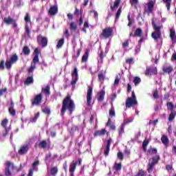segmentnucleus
Masks as SVG:
<instances>
[{"mask_svg":"<svg viewBox=\"0 0 176 176\" xmlns=\"http://www.w3.org/2000/svg\"><path fill=\"white\" fill-rule=\"evenodd\" d=\"M119 82H120V79L119 78V77L117 76L116 77L115 81H114V85L115 86H118V85H119Z\"/></svg>","mask_w":176,"mask_h":176,"instance_id":"e2e57ef3","label":"nucleus"},{"mask_svg":"<svg viewBox=\"0 0 176 176\" xmlns=\"http://www.w3.org/2000/svg\"><path fill=\"white\" fill-rule=\"evenodd\" d=\"M124 133V124H122L118 129V135L119 137H122L123 133Z\"/></svg>","mask_w":176,"mask_h":176,"instance_id":"4c0bfd02","label":"nucleus"},{"mask_svg":"<svg viewBox=\"0 0 176 176\" xmlns=\"http://www.w3.org/2000/svg\"><path fill=\"white\" fill-rule=\"evenodd\" d=\"M161 141H162V144H164V145H165V146H167V145H168V144H170V140H168V138L167 136H166L165 135H162V136L161 138Z\"/></svg>","mask_w":176,"mask_h":176,"instance_id":"393cba45","label":"nucleus"},{"mask_svg":"<svg viewBox=\"0 0 176 176\" xmlns=\"http://www.w3.org/2000/svg\"><path fill=\"white\" fill-rule=\"evenodd\" d=\"M155 9V1L153 0H149L148 3L144 4V14H149L153 13Z\"/></svg>","mask_w":176,"mask_h":176,"instance_id":"39448f33","label":"nucleus"},{"mask_svg":"<svg viewBox=\"0 0 176 176\" xmlns=\"http://www.w3.org/2000/svg\"><path fill=\"white\" fill-rule=\"evenodd\" d=\"M22 53L24 54V56H30L31 53V50H30V47L28 46L25 45L22 49Z\"/></svg>","mask_w":176,"mask_h":176,"instance_id":"a878e982","label":"nucleus"},{"mask_svg":"<svg viewBox=\"0 0 176 176\" xmlns=\"http://www.w3.org/2000/svg\"><path fill=\"white\" fill-rule=\"evenodd\" d=\"M153 25V28L154 30V32L151 34V36L154 41H159L160 38H162V28H163V25H156V23H155V21L153 19L152 20L151 23Z\"/></svg>","mask_w":176,"mask_h":176,"instance_id":"7ed1b4c3","label":"nucleus"},{"mask_svg":"<svg viewBox=\"0 0 176 176\" xmlns=\"http://www.w3.org/2000/svg\"><path fill=\"white\" fill-rule=\"evenodd\" d=\"M63 45H64V38H60L56 45L57 49H60V47H63Z\"/></svg>","mask_w":176,"mask_h":176,"instance_id":"c03bdc74","label":"nucleus"},{"mask_svg":"<svg viewBox=\"0 0 176 176\" xmlns=\"http://www.w3.org/2000/svg\"><path fill=\"white\" fill-rule=\"evenodd\" d=\"M34 169H30V170H29V173H28V176H32V175H34Z\"/></svg>","mask_w":176,"mask_h":176,"instance_id":"774afa93","label":"nucleus"},{"mask_svg":"<svg viewBox=\"0 0 176 176\" xmlns=\"http://www.w3.org/2000/svg\"><path fill=\"white\" fill-rule=\"evenodd\" d=\"M105 134H109L108 132H107V130L105 129L96 131L94 133V137H101V135H105Z\"/></svg>","mask_w":176,"mask_h":176,"instance_id":"6ab92c4d","label":"nucleus"},{"mask_svg":"<svg viewBox=\"0 0 176 176\" xmlns=\"http://www.w3.org/2000/svg\"><path fill=\"white\" fill-rule=\"evenodd\" d=\"M43 112L46 115H50V109H49V107H45L44 109H43Z\"/></svg>","mask_w":176,"mask_h":176,"instance_id":"6e6d98bb","label":"nucleus"},{"mask_svg":"<svg viewBox=\"0 0 176 176\" xmlns=\"http://www.w3.org/2000/svg\"><path fill=\"white\" fill-rule=\"evenodd\" d=\"M117 157L119 160H123V159H124V156L123 155V153L119 151L118 153H117Z\"/></svg>","mask_w":176,"mask_h":176,"instance_id":"603ef678","label":"nucleus"},{"mask_svg":"<svg viewBox=\"0 0 176 176\" xmlns=\"http://www.w3.org/2000/svg\"><path fill=\"white\" fill-rule=\"evenodd\" d=\"M166 105H167V109L171 111H175L174 110V104H173V102H168L166 103Z\"/></svg>","mask_w":176,"mask_h":176,"instance_id":"37998d69","label":"nucleus"},{"mask_svg":"<svg viewBox=\"0 0 176 176\" xmlns=\"http://www.w3.org/2000/svg\"><path fill=\"white\" fill-rule=\"evenodd\" d=\"M58 13V7L57 5L52 6L50 8L48 11L49 16H56Z\"/></svg>","mask_w":176,"mask_h":176,"instance_id":"dca6fc26","label":"nucleus"},{"mask_svg":"<svg viewBox=\"0 0 176 176\" xmlns=\"http://www.w3.org/2000/svg\"><path fill=\"white\" fill-rule=\"evenodd\" d=\"M91 100H93V87L88 86L87 92V105L90 107L91 105Z\"/></svg>","mask_w":176,"mask_h":176,"instance_id":"9d476101","label":"nucleus"},{"mask_svg":"<svg viewBox=\"0 0 176 176\" xmlns=\"http://www.w3.org/2000/svg\"><path fill=\"white\" fill-rule=\"evenodd\" d=\"M25 30L28 36H31V30H30V27L25 26Z\"/></svg>","mask_w":176,"mask_h":176,"instance_id":"13d9d810","label":"nucleus"},{"mask_svg":"<svg viewBox=\"0 0 176 176\" xmlns=\"http://www.w3.org/2000/svg\"><path fill=\"white\" fill-rule=\"evenodd\" d=\"M138 101L131 98H128L125 102L126 108H131V107H134V105H138Z\"/></svg>","mask_w":176,"mask_h":176,"instance_id":"4468645a","label":"nucleus"},{"mask_svg":"<svg viewBox=\"0 0 176 176\" xmlns=\"http://www.w3.org/2000/svg\"><path fill=\"white\" fill-rule=\"evenodd\" d=\"M76 106L75 105V102L71 98V96L67 95L63 100L62 108L60 109L61 116L65 115L67 111H69V115H72L75 111Z\"/></svg>","mask_w":176,"mask_h":176,"instance_id":"f03ea898","label":"nucleus"},{"mask_svg":"<svg viewBox=\"0 0 176 176\" xmlns=\"http://www.w3.org/2000/svg\"><path fill=\"white\" fill-rule=\"evenodd\" d=\"M0 69H1L2 71L5 69V60H1L0 61Z\"/></svg>","mask_w":176,"mask_h":176,"instance_id":"4d7b16f0","label":"nucleus"},{"mask_svg":"<svg viewBox=\"0 0 176 176\" xmlns=\"http://www.w3.org/2000/svg\"><path fill=\"white\" fill-rule=\"evenodd\" d=\"M32 169L35 170V167H36V166H39V161L36 160L34 162H33L32 164Z\"/></svg>","mask_w":176,"mask_h":176,"instance_id":"680f3d73","label":"nucleus"},{"mask_svg":"<svg viewBox=\"0 0 176 176\" xmlns=\"http://www.w3.org/2000/svg\"><path fill=\"white\" fill-rule=\"evenodd\" d=\"M99 57H100L101 61L102 62V60H104V51H102V50L100 51Z\"/></svg>","mask_w":176,"mask_h":176,"instance_id":"69168bd1","label":"nucleus"},{"mask_svg":"<svg viewBox=\"0 0 176 176\" xmlns=\"http://www.w3.org/2000/svg\"><path fill=\"white\" fill-rule=\"evenodd\" d=\"M98 79L99 82H104L105 80V76L103 74H99L98 75Z\"/></svg>","mask_w":176,"mask_h":176,"instance_id":"09e8293b","label":"nucleus"},{"mask_svg":"<svg viewBox=\"0 0 176 176\" xmlns=\"http://www.w3.org/2000/svg\"><path fill=\"white\" fill-rule=\"evenodd\" d=\"M175 116H176V111H170V113L168 117V121L173 122L174 119H175Z\"/></svg>","mask_w":176,"mask_h":176,"instance_id":"473e14b6","label":"nucleus"},{"mask_svg":"<svg viewBox=\"0 0 176 176\" xmlns=\"http://www.w3.org/2000/svg\"><path fill=\"white\" fill-rule=\"evenodd\" d=\"M69 27L72 31H75L76 30H78V25L75 22H72L69 25Z\"/></svg>","mask_w":176,"mask_h":176,"instance_id":"a18cd8bd","label":"nucleus"},{"mask_svg":"<svg viewBox=\"0 0 176 176\" xmlns=\"http://www.w3.org/2000/svg\"><path fill=\"white\" fill-rule=\"evenodd\" d=\"M39 115H40L39 112L36 113L33 118H31L30 119V122L32 123H35V122H36V120H38V118H39Z\"/></svg>","mask_w":176,"mask_h":176,"instance_id":"79ce46f5","label":"nucleus"},{"mask_svg":"<svg viewBox=\"0 0 176 176\" xmlns=\"http://www.w3.org/2000/svg\"><path fill=\"white\" fill-rule=\"evenodd\" d=\"M170 38L171 39L172 43H175L176 42V36H175V30L174 29L170 30Z\"/></svg>","mask_w":176,"mask_h":176,"instance_id":"412c9836","label":"nucleus"},{"mask_svg":"<svg viewBox=\"0 0 176 176\" xmlns=\"http://www.w3.org/2000/svg\"><path fill=\"white\" fill-rule=\"evenodd\" d=\"M8 123H9V120H8L7 118L3 120L1 123V127H3V129H10L7 126Z\"/></svg>","mask_w":176,"mask_h":176,"instance_id":"f704fd0d","label":"nucleus"},{"mask_svg":"<svg viewBox=\"0 0 176 176\" xmlns=\"http://www.w3.org/2000/svg\"><path fill=\"white\" fill-rule=\"evenodd\" d=\"M121 1L122 0H115L113 6H111L110 9L113 11L115 10V8H119Z\"/></svg>","mask_w":176,"mask_h":176,"instance_id":"c756f323","label":"nucleus"},{"mask_svg":"<svg viewBox=\"0 0 176 176\" xmlns=\"http://www.w3.org/2000/svg\"><path fill=\"white\" fill-rule=\"evenodd\" d=\"M4 129H5V131L0 135V138H6V135H8V134H9V131H10V128Z\"/></svg>","mask_w":176,"mask_h":176,"instance_id":"58836bf2","label":"nucleus"},{"mask_svg":"<svg viewBox=\"0 0 176 176\" xmlns=\"http://www.w3.org/2000/svg\"><path fill=\"white\" fill-rule=\"evenodd\" d=\"M82 52V50L80 49L77 50L76 54H74L72 56V59L74 60V61H77L78 60V58L79 57V56H80V52Z\"/></svg>","mask_w":176,"mask_h":176,"instance_id":"e433bc0d","label":"nucleus"},{"mask_svg":"<svg viewBox=\"0 0 176 176\" xmlns=\"http://www.w3.org/2000/svg\"><path fill=\"white\" fill-rule=\"evenodd\" d=\"M113 167L116 171H120V170H122V163H115Z\"/></svg>","mask_w":176,"mask_h":176,"instance_id":"a19ab883","label":"nucleus"},{"mask_svg":"<svg viewBox=\"0 0 176 176\" xmlns=\"http://www.w3.org/2000/svg\"><path fill=\"white\" fill-rule=\"evenodd\" d=\"M88 58H89V52L86 51L82 57L81 62L87 63Z\"/></svg>","mask_w":176,"mask_h":176,"instance_id":"72a5a7b5","label":"nucleus"},{"mask_svg":"<svg viewBox=\"0 0 176 176\" xmlns=\"http://www.w3.org/2000/svg\"><path fill=\"white\" fill-rule=\"evenodd\" d=\"M162 71L164 74H171L173 71H174V68H173V66H168V67H164L162 69Z\"/></svg>","mask_w":176,"mask_h":176,"instance_id":"5701e85b","label":"nucleus"},{"mask_svg":"<svg viewBox=\"0 0 176 176\" xmlns=\"http://www.w3.org/2000/svg\"><path fill=\"white\" fill-rule=\"evenodd\" d=\"M13 164L10 161H7L6 162V169H5V175L6 176H10L12 175V173L10 172V167H12Z\"/></svg>","mask_w":176,"mask_h":176,"instance_id":"a211bd4d","label":"nucleus"},{"mask_svg":"<svg viewBox=\"0 0 176 176\" xmlns=\"http://www.w3.org/2000/svg\"><path fill=\"white\" fill-rule=\"evenodd\" d=\"M133 38L139 37L142 38V29L141 28H137L135 30V34L133 35Z\"/></svg>","mask_w":176,"mask_h":176,"instance_id":"4be33fe9","label":"nucleus"},{"mask_svg":"<svg viewBox=\"0 0 176 176\" xmlns=\"http://www.w3.org/2000/svg\"><path fill=\"white\" fill-rule=\"evenodd\" d=\"M25 23H31V18L30 17V14H28V12L25 14Z\"/></svg>","mask_w":176,"mask_h":176,"instance_id":"5fc2aeb1","label":"nucleus"},{"mask_svg":"<svg viewBox=\"0 0 176 176\" xmlns=\"http://www.w3.org/2000/svg\"><path fill=\"white\" fill-rule=\"evenodd\" d=\"M125 63L126 64H129V65H131V64H134V58L126 59Z\"/></svg>","mask_w":176,"mask_h":176,"instance_id":"3c124183","label":"nucleus"},{"mask_svg":"<svg viewBox=\"0 0 176 176\" xmlns=\"http://www.w3.org/2000/svg\"><path fill=\"white\" fill-rule=\"evenodd\" d=\"M58 173V168L57 166H53L52 168H51V175L52 176L57 175Z\"/></svg>","mask_w":176,"mask_h":176,"instance_id":"2f4dec72","label":"nucleus"},{"mask_svg":"<svg viewBox=\"0 0 176 176\" xmlns=\"http://www.w3.org/2000/svg\"><path fill=\"white\" fill-rule=\"evenodd\" d=\"M113 34V28L112 27H106L104 28L100 35V38H104V39H108L112 36Z\"/></svg>","mask_w":176,"mask_h":176,"instance_id":"423d86ee","label":"nucleus"},{"mask_svg":"<svg viewBox=\"0 0 176 176\" xmlns=\"http://www.w3.org/2000/svg\"><path fill=\"white\" fill-rule=\"evenodd\" d=\"M148 155L151 156H152V155H155L149 160V162L147 164V172L148 174H151V173L153 171L155 166L159 164V161L160 160V155H157V148H153L152 146H151L147 150V155Z\"/></svg>","mask_w":176,"mask_h":176,"instance_id":"f257e3e1","label":"nucleus"},{"mask_svg":"<svg viewBox=\"0 0 176 176\" xmlns=\"http://www.w3.org/2000/svg\"><path fill=\"white\" fill-rule=\"evenodd\" d=\"M14 21V19H12V17H5L3 20V23H5V24H7V25H10Z\"/></svg>","mask_w":176,"mask_h":176,"instance_id":"b1692460","label":"nucleus"},{"mask_svg":"<svg viewBox=\"0 0 176 176\" xmlns=\"http://www.w3.org/2000/svg\"><path fill=\"white\" fill-rule=\"evenodd\" d=\"M72 80L71 82L72 86H75L76 85V82L79 80V74H78V67H74V69L72 73Z\"/></svg>","mask_w":176,"mask_h":176,"instance_id":"9b49d317","label":"nucleus"},{"mask_svg":"<svg viewBox=\"0 0 176 176\" xmlns=\"http://www.w3.org/2000/svg\"><path fill=\"white\" fill-rule=\"evenodd\" d=\"M129 40H126L124 43H122V47L124 49H126V47H129Z\"/></svg>","mask_w":176,"mask_h":176,"instance_id":"052dcab7","label":"nucleus"},{"mask_svg":"<svg viewBox=\"0 0 176 176\" xmlns=\"http://www.w3.org/2000/svg\"><path fill=\"white\" fill-rule=\"evenodd\" d=\"M131 122H133V119H125L124 120V123L122 124H124V126H126V124H129V123H131Z\"/></svg>","mask_w":176,"mask_h":176,"instance_id":"bf43d9fd","label":"nucleus"},{"mask_svg":"<svg viewBox=\"0 0 176 176\" xmlns=\"http://www.w3.org/2000/svg\"><path fill=\"white\" fill-rule=\"evenodd\" d=\"M8 91V88L5 87L3 89H0V97L3 96V93Z\"/></svg>","mask_w":176,"mask_h":176,"instance_id":"0e129e2a","label":"nucleus"},{"mask_svg":"<svg viewBox=\"0 0 176 176\" xmlns=\"http://www.w3.org/2000/svg\"><path fill=\"white\" fill-rule=\"evenodd\" d=\"M42 100H43V95L42 93L36 94L33 99L31 100L32 107H38L42 104Z\"/></svg>","mask_w":176,"mask_h":176,"instance_id":"6e6552de","label":"nucleus"},{"mask_svg":"<svg viewBox=\"0 0 176 176\" xmlns=\"http://www.w3.org/2000/svg\"><path fill=\"white\" fill-rule=\"evenodd\" d=\"M8 112L11 116H16V110L14 109V103L11 100L10 107L8 109Z\"/></svg>","mask_w":176,"mask_h":176,"instance_id":"aec40b11","label":"nucleus"},{"mask_svg":"<svg viewBox=\"0 0 176 176\" xmlns=\"http://www.w3.org/2000/svg\"><path fill=\"white\" fill-rule=\"evenodd\" d=\"M104 97H105V91L101 90L98 93V101H99L100 102L104 101Z\"/></svg>","mask_w":176,"mask_h":176,"instance_id":"bb28decb","label":"nucleus"},{"mask_svg":"<svg viewBox=\"0 0 176 176\" xmlns=\"http://www.w3.org/2000/svg\"><path fill=\"white\" fill-rule=\"evenodd\" d=\"M133 83L135 86H138V85L141 83V78L140 77H135L133 79Z\"/></svg>","mask_w":176,"mask_h":176,"instance_id":"de8ad7c7","label":"nucleus"},{"mask_svg":"<svg viewBox=\"0 0 176 176\" xmlns=\"http://www.w3.org/2000/svg\"><path fill=\"white\" fill-rule=\"evenodd\" d=\"M32 83H34V77H32V76L27 77V78L24 81V85H25L26 86L32 85Z\"/></svg>","mask_w":176,"mask_h":176,"instance_id":"cd10ccee","label":"nucleus"},{"mask_svg":"<svg viewBox=\"0 0 176 176\" xmlns=\"http://www.w3.org/2000/svg\"><path fill=\"white\" fill-rule=\"evenodd\" d=\"M34 54V57L32 59V63H34V64H32L30 68L28 69L29 74H32V72H34V70L35 69V68H36V65L35 64H36V63H39V54H41L39 48H35Z\"/></svg>","mask_w":176,"mask_h":176,"instance_id":"20e7f679","label":"nucleus"},{"mask_svg":"<svg viewBox=\"0 0 176 176\" xmlns=\"http://www.w3.org/2000/svg\"><path fill=\"white\" fill-rule=\"evenodd\" d=\"M39 148H41L42 149L46 148V146H47V142L46 140H42L38 144Z\"/></svg>","mask_w":176,"mask_h":176,"instance_id":"c9c22d12","label":"nucleus"},{"mask_svg":"<svg viewBox=\"0 0 176 176\" xmlns=\"http://www.w3.org/2000/svg\"><path fill=\"white\" fill-rule=\"evenodd\" d=\"M130 3L131 6L137 5V3H138V0H130Z\"/></svg>","mask_w":176,"mask_h":176,"instance_id":"338daca9","label":"nucleus"},{"mask_svg":"<svg viewBox=\"0 0 176 176\" xmlns=\"http://www.w3.org/2000/svg\"><path fill=\"white\" fill-rule=\"evenodd\" d=\"M28 151H30V144H23L20 146L18 153L19 155H25L28 153Z\"/></svg>","mask_w":176,"mask_h":176,"instance_id":"ddd939ff","label":"nucleus"},{"mask_svg":"<svg viewBox=\"0 0 176 176\" xmlns=\"http://www.w3.org/2000/svg\"><path fill=\"white\" fill-rule=\"evenodd\" d=\"M109 113L110 118H113V116H115V115H116L115 109H113V108L110 109Z\"/></svg>","mask_w":176,"mask_h":176,"instance_id":"864d4df0","label":"nucleus"},{"mask_svg":"<svg viewBox=\"0 0 176 176\" xmlns=\"http://www.w3.org/2000/svg\"><path fill=\"white\" fill-rule=\"evenodd\" d=\"M153 97L155 100H159V91L157 89L153 91Z\"/></svg>","mask_w":176,"mask_h":176,"instance_id":"49530a36","label":"nucleus"},{"mask_svg":"<svg viewBox=\"0 0 176 176\" xmlns=\"http://www.w3.org/2000/svg\"><path fill=\"white\" fill-rule=\"evenodd\" d=\"M78 164V162L73 161L69 165V171L70 173V176H75V170H76V165Z\"/></svg>","mask_w":176,"mask_h":176,"instance_id":"f3484780","label":"nucleus"},{"mask_svg":"<svg viewBox=\"0 0 176 176\" xmlns=\"http://www.w3.org/2000/svg\"><path fill=\"white\" fill-rule=\"evenodd\" d=\"M37 43L41 45V47L47 46V38L43 37L42 35H38L36 37Z\"/></svg>","mask_w":176,"mask_h":176,"instance_id":"f8f14e48","label":"nucleus"},{"mask_svg":"<svg viewBox=\"0 0 176 176\" xmlns=\"http://www.w3.org/2000/svg\"><path fill=\"white\" fill-rule=\"evenodd\" d=\"M157 74V67H156L155 65H151L150 67H147L144 72V75L146 76H152V75H156Z\"/></svg>","mask_w":176,"mask_h":176,"instance_id":"1a4fd4ad","label":"nucleus"},{"mask_svg":"<svg viewBox=\"0 0 176 176\" xmlns=\"http://www.w3.org/2000/svg\"><path fill=\"white\" fill-rule=\"evenodd\" d=\"M17 61H19V56L17 55V54H13L10 56V60L6 61V68H7V69H10L13 64L17 63Z\"/></svg>","mask_w":176,"mask_h":176,"instance_id":"0eeeda50","label":"nucleus"},{"mask_svg":"<svg viewBox=\"0 0 176 176\" xmlns=\"http://www.w3.org/2000/svg\"><path fill=\"white\" fill-rule=\"evenodd\" d=\"M162 2L165 3L168 12L170 11V8H171L172 0H162Z\"/></svg>","mask_w":176,"mask_h":176,"instance_id":"7c9ffc66","label":"nucleus"},{"mask_svg":"<svg viewBox=\"0 0 176 176\" xmlns=\"http://www.w3.org/2000/svg\"><path fill=\"white\" fill-rule=\"evenodd\" d=\"M120 14H122V8H120L117 12H116V17H115V19L116 20H118L119 19V17H120Z\"/></svg>","mask_w":176,"mask_h":176,"instance_id":"8fccbe9b","label":"nucleus"},{"mask_svg":"<svg viewBox=\"0 0 176 176\" xmlns=\"http://www.w3.org/2000/svg\"><path fill=\"white\" fill-rule=\"evenodd\" d=\"M41 91L47 96H50V85H47L45 88H42Z\"/></svg>","mask_w":176,"mask_h":176,"instance_id":"c85d7f7f","label":"nucleus"},{"mask_svg":"<svg viewBox=\"0 0 176 176\" xmlns=\"http://www.w3.org/2000/svg\"><path fill=\"white\" fill-rule=\"evenodd\" d=\"M112 144V138H109L107 140L106 149L104 151V155L105 157L109 155V151H111V144Z\"/></svg>","mask_w":176,"mask_h":176,"instance_id":"2eb2a0df","label":"nucleus"},{"mask_svg":"<svg viewBox=\"0 0 176 176\" xmlns=\"http://www.w3.org/2000/svg\"><path fill=\"white\" fill-rule=\"evenodd\" d=\"M149 144V140H144L142 142V149L144 152H146V146Z\"/></svg>","mask_w":176,"mask_h":176,"instance_id":"ea45409f","label":"nucleus"}]
</instances>
